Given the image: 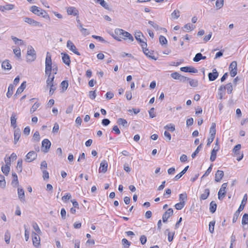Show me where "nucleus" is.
<instances>
[{"instance_id": "nucleus-1", "label": "nucleus", "mask_w": 248, "mask_h": 248, "mask_svg": "<svg viewBox=\"0 0 248 248\" xmlns=\"http://www.w3.org/2000/svg\"><path fill=\"white\" fill-rule=\"evenodd\" d=\"M112 36L118 41H121L122 38L124 40L128 38L130 42L134 41V38L130 33L120 29H116L114 31V34H112Z\"/></svg>"}, {"instance_id": "nucleus-2", "label": "nucleus", "mask_w": 248, "mask_h": 248, "mask_svg": "<svg viewBox=\"0 0 248 248\" xmlns=\"http://www.w3.org/2000/svg\"><path fill=\"white\" fill-rule=\"evenodd\" d=\"M30 11L38 16H42L44 18L49 20H50V17L47 12L36 6H32L31 7Z\"/></svg>"}, {"instance_id": "nucleus-3", "label": "nucleus", "mask_w": 248, "mask_h": 248, "mask_svg": "<svg viewBox=\"0 0 248 248\" xmlns=\"http://www.w3.org/2000/svg\"><path fill=\"white\" fill-rule=\"evenodd\" d=\"M36 53L34 48L31 46H29L26 56L27 61L32 62L36 59Z\"/></svg>"}, {"instance_id": "nucleus-4", "label": "nucleus", "mask_w": 248, "mask_h": 248, "mask_svg": "<svg viewBox=\"0 0 248 248\" xmlns=\"http://www.w3.org/2000/svg\"><path fill=\"white\" fill-rule=\"evenodd\" d=\"M52 71V60L50 54L47 52L45 61V73L46 74Z\"/></svg>"}, {"instance_id": "nucleus-5", "label": "nucleus", "mask_w": 248, "mask_h": 248, "mask_svg": "<svg viewBox=\"0 0 248 248\" xmlns=\"http://www.w3.org/2000/svg\"><path fill=\"white\" fill-rule=\"evenodd\" d=\"M141 37H143V35L141 32L138 31L135 32V37L136 39L140 43L142 48H144L147 47V45L145 42H144L143 40L141 39Z\"/></svg>"}, {"instance_id": "nucleus-6", "label": "nucleus", "mask_w": 248, "mask_h": 248, "mask_svg": "<svg viewBox=\"0 0 248 248\" xmlns=\"http://www.w3.org/2000/svg\"><path fill=\"white\" fill-rule=\"evenodd\" d=\"M227 186V183H224L222 185L221 187L218 192V198L219 200H222L225 196L226 193L225 190Z\"/></svg>"}, {"instance_id": "nucleus-7", "label": "nucleus", "mask_w": 248, "mask_h": 248, "mask_svg": "<svg viewBox=\"0 0 248 248\" xmlns=\"http://www.w3.org/2000/svg\"><path fill=\"white\" fill-rule=\"evenodd\" d=\"M51 146V142L48 139H45L42 142V150L45 153L48 152Z\"/></svg>"}, {"instance_id": "nucleus-8", "label": "nucleus", "mask_w": 248, "mask_h": 248, "mask_svg": "<svg viewBox=\"0 0 248 248\" xmlns=\"http://www.w3.org/2000/svg\"><path fill=\"white\" fill-rule=\"evenodd\" d=\"M37 156V155L34 151H30L26 155L25 160L27 162H31L35 160Z\"/></svg>"}, {"instance_id": "nucleus-9", "label": "nucleus", "mask_w": 248, "mask_h": 248, "mask_svg": "<svg viewBox=\"0 0 248 248\" xmlns=\"http://www.w3.org/2000/svg\"><path fill=\"white\" fill-rule=\"evenodd\" d=\"M66 46L70 51H72L75 54L78 56L80 55V53L77 50L76 46L71 41L68 40L67 42Z\"/></svg>"}, {"instance_id": "nucleus-10", "label": "nucleus", "mask_w": 248, "mask_h": 248, "mask_svg": "<svg viewBox=\"0 0 248 248\" xmlns=\"http://www.w3.org/2000/svg\"><path fill=\"white\" fill-rule=\"evenodd\" d=\"M24 21L26 23H27L30 25H33L34 26H38V27H41L42 26V24L39 22L35 21L34 19H33L31 18H30V17H26L24 18Z\"/></svg>"}, {"instance_id": "nucleus-11", "label": "nucleus", "mask_w": 248, "mask_h": 248, "mask_svg": "<svg viewBox=\"0 0 248 248\" xmlns=\"http://www.w3.org/2000/svg\"><path fill=\"white\" fill-rule=\"evenodd\" d=\"M32 237L33 246L35 247H38L40 244V237L36 233L33 232L32 233Z\"/></svg>"}, {"instance_id": "nucleus-12", "label": "nucleus", "mask_w": 248, "mask_h": 248, "mask_svg": "<svg viewBox=\"0 0 248 248\" xmlns=\"http://www.w3.org/2000/svg\"><path fill=\"white\" fill-rule=\"evenodd\" d=\"M173 211L172 208L168 209L163 215L162 220L163 222H166L168 218L173 215Z\"/></svg>"}, {"instance_id": "nucleus-13", "label": "nucleus", "mask_w": 248, "mask_h": 248, "mask_svg": "<svg viewBox=\"0 0 248 248\" xmlns=\"http://www.w3.org/2000/svg\"><path fill=\"white\" fill-rule=\"evenodd\" d=\"M66 12L68 15H73L75 16L78 15V11L75 7H68L66 8Z\"/></svg>"}, {"instance_id": "nucleus-14", "label": "nucleus", "mask_w": 248, "mask_h": 248, "mask_svg": "<svg viewBox=\"0 0 248 248\" xmlns=\"http://www.w3.org/2000/svg\"><path fill=\"white\" fill-rule=\"evenodd\" d=\"M108 167V162L107 161L104 160L100 163V166L99 168V172L105 173L107 171Z\"/></svg>"}, {"instance_id": "nucleus-15", "label": "nucleus", "mask_w": 248, "mask_h": 248, "mask_svg": "<svg viewBox=\"0 0 248 248\" xmlns=\"http://www.w3.org/2000/svg\"><path fill=\"white\" fill-rule=\"evenodd\" d=\"M218 76V73L217 72L216 69H214L212 70V73H209L208 74V78L209 81H213L215 80Z\"/></svg>"}, {"instance_id": "nucleus-16", "label": "nucleus", "mask_w": 248, "mask_h": 248, "mask_svg": "<svg viewBox=\"0 0 248 248\" xmlns=\"http://www.w3.org/2000/svg\"><path fill=\"white\" fill-rule=\"evenodd\" d=\"M181 70L184 72H189L196 73L198 72L197 69L191 66L183 67L180 68Z\"/></svg>"}, {"instance_id": "nucleus-17", "label": "nucleus", "mask_w": 248, "mask_h": 248, "mask_svg": "<svg viewBox=\"0 0 248 248\" xmlns=\"http://www.w3.org/2000/svg\"><path fill=\"white\" fill-rule=\"evenodd\" d=\"M48 77L46 81V87H48L49 85L54 84V75H51V72L47 73Z\"/></svg>"}, {"instance_id": "nucleus-18", "label": "nucleus", "mask_w": 248, "mask_h": 248, "mask_svg": "<svg viewBox=\"0 0 248 248\" xmlns=\"http://www.w3.org/2000/svg\"><path fill=\"white\" fill-rule=\"evenodd\" d=\"M62 60L63 62L67 65H69L71 63V61L69 56L66 53H62Z\"/></svg>"}, {"instance_id": "nucleus-19", "label": "nucleus", "mask_w": 248, "mask_h": 248, "mask_svg": "<svg viewBox=\"0 0 248 248\" xmlns=\"http://www.w3.org/2000/svg\"><path fill=\"white\" fill-rule=\"evenodd\" d=\"M224 176V172L222 170H217L215 174V181L217 182L220 181Z\"/></svg>"}, {"instance_id": "nucleus-20", "label": "nucleus", "mask_w": 248, "mask_h": 248, "mask_svg": "<svg viewBox=\"0 0 248 248\" xmlns=\"http://www.w3.org/2000/svg\"><path fill=\"white\" fill-rule=\"evenodd\" d=\"M216 134V124L213 123L209 131V137L215 138Z\"/></svg>"}, {"instance_id": "nucleus-21", "label": "nucleus", "mask_w": 248, "mask_h": 248, "mask_svg": "<svg viewBox=\"0 0 248 248\" xmlns=\"http://www.w3.org/2000/svg\"><path fill=\"white\" fill-rule=\"evenodd\" d=\"M21 135V132L19 128H16L14 131V143L16 144L18 141Z\"/></svg>"}, {"instance_id": "nucleus-22", "label": "nucleus", "mask_w": 248, "mask_h": 248, "mask_svg": "<svg viewBox=\"0 0 248 248\" xmlns=\"http://www.w3.org/2000/svg\"><path fill=\"white\" fill-rule=\"evenodd\" d=\"M142 50L144 53L149 58L154 60H156V58L153 55V53L152 52L149 51L148 49L147 48V47L142 48Z\"/></svg>"}, {"instance_id": "nucleus-23", "label": "nucleus", "mask_w": 248, "mask_h": 248, "mask_svg": "<svg viewBox=\"0 0 248 248\" xmlns=\"http://www.w3.org/2000/svg\"><path fill=\"white\" fill-rule=\"evenodd\" d=\"M26 82L24 81L23 82L21 85L17 89L16 94L14 95V97H15L17 95L21 93L26 88Z\"/></svg>"}, {"instance_id": "nucleus-24", "label": "nucleus", "mask_w": 248, "mask_h": 248, "mask_svg": "<svg viewBox=\"0 0 248 248\" xmlns=\"http://www.w3.org/2000/svg\"><path fill=\"white\" fill-rule=\"evenodd\" d=\"M18 191V196L19 199L21 200V202H25V193L24 190L23 188H18L17 189Z\"/></svg>"}, {"instance_id": "nucleus-25", "label": "nucleus", "mask_w": 248, "mask_h": 248, "mask_svg": "<svg viewBox=\"0 0 248 248\" xmlns=\"http://www.w3.org/2000/svg\"><path fill=\"white\" fill-rule=\"evenodd\" d=\"M1 67L4 70H10L12 68V66L8 60H5L2 63Z\"/></svg>"}, {"instance_id": "nucleus-26", "label": "nucleus", "mask_w": 248, "mask_h": 248, "mask_svg": "<svg viewBox=\"0 0 248 248\" xmlns=\"http://www.w3.org/2000/svg\"><path fill=\"white\" fill-rule=\"evenodd\" d=\"M247 201V194H246L244 197H243V199L241 202V204L239 206V207L238 208V212H241L242 211L244 208V207L246 205V202Z\"/></svg>"}, {"instance_id": "nucleus-27", "label": "nucleus", "mask_w": 248, "mask_h": 248, "mask_svg": "<svg viewBox=\"0 0 248 248\" xmlns=\"http://www.w3.org/2000/svg\"><path fill=\"white\" fill-rule=\"evenodd\" d=\"M14 5L8 4L4 6H0V10L4 11V10H11L14 8Z\"/></svg>"}, {"instance_id": "nucleus-28", "label": "nucleus", "mask_w": 248, "mask_h": 248, "mask_svg": "<svg viewBox=\"0 0 248 248\" xmlns=\"http://www.w3.org/2000/svg\"><path fill=\"white\" fill-rule=\"evenodd\" d=\"M117 123L119 125H122L124 127H127L128 126L127 121L123 118H119Z\"/></svg>"}, {"instance_id": "nucleus-29", "label": "nucleus", "mask_w": 248, "mask_h": 248, "mask_svg": "<svg viewBox=\"0 0 248 248\" xmlns=\"http://www.w3.org/2000/svg\"><path fill=\"white\" fill-rule=\"evenodd\" d=\"M16 115L15 113H13L11 117V126L14 128L16 127Z\"/></svg>"}, {"instance_id": "nucleus-30", "label": "nucleus", "mask_w": 248, "mask_h": 248, "mask_svg": "<svg viewBox=\"0 0 248 248\" xmlns=\"http://www.w3.org/2000/svg\"><path fill=\"white\" fill-rule=\"evenodd\" d=\"M210 194V190L209 188L204 189L203 193L200 196V200H206L209 196Z\"/></svg>"}, {"instance_id": "nucleus-31", "label": "nucleus", "mask_w": 248, "mask_h": 248, "mask_svg": "<svg viewBox=\"0 0 248 248\" xmlns=\"http://www.w3.org/2000/svg\"><path fill=\"white\" fill-rule=\"evenodd\" d=\"M188 168H189L188 166L186 167L184 169V170L180 173H179L178 174L176 175L174 177V180L175 181H177L178 179H179L186 172V171L187 170Z\"/></svg>"}, {"instance_id": "nucleus-32", "label": "nucleus", "mask_w": 248, "mask_h": 248, "mask_svg": "<svg viewBox=\"0 0 248 248\" xmlns=\"http://www.w3.org/2000/svg\"><path fill=\"white\" fill-rule=\"evenodd\" d=\"M223 88H224V85H221L218 88V92L217 93V98L221 100L223 99V96L225 94V93L223 92Z\"/></svg>"}, {"instance_id": "nucleus-33", "label": "nucleus", "mask_w": 248, "mask_h": 248, "mask_svg": "<svg viewBox=\"0 0 248 248\" xmlns=\"http://www.w3.org/2000/svg\"><path fill=\"white\" fill-rule=\"evenodd\" d=\"M217 205L215 202L212 201L210 203V211L212 213H214L215 212L217 209Z\"/></svg>"}, {"instance_id": "nucleus-34", "label": "nucleus", "mask_w": 248, "mask_h": 248, "mask_svg": "<svg viewBox=\"0 0 248 248\" xmlns=\"http://www.w3.org/2000/svg\"><path fill=\"white\" fill-rule=\"evenodd\" d=\"M14 86L13 84H10L8 89V92L6 96L8 98H10L13 94Z\"/></svg>"}, {"instance_id": "nucleus-35", "label": "nucleus", "mask_w": 248, "mask_h": 248, "mask_svg": "<svg viewBox=\"0 0 248 248\" xmlns=\"http://www.w3.org/2000/svg\"><path fill=\"white\" fill-rule=\"evenodd\" d=\"M223 89L224 90L226 89L228 93H231L232 91V84L231 83L227 84L225 86H224V88H223Z\"/></svg>"}, {"instance_id": "nucleus-36", "label": "nucleus", "mask_w": 248, "mask_h": 248, "mask_svg": "<svg viewBox=\"0 0 248 248\" xmlns=\"http://www.w3.org/2000/svg\"><path fill=\"white\" fill-rule=\"evenodd\" d=\"M11 38L16 44L18 45H24V42L22 40L19 39L17 37H15L14 36H12Z\"/></svg>"}, {"instance_id": "nucleus-37", "label": "nucleus", "mask_w": 248, "mask_h": 248, "mask_svg": "<svg viewBox=\"0 0 248 248\" xmlns=\"http://www.w3.org/2000/svg\"><path fill=\"white\" fill-rule=\"evenodd\" d=\"M12 176L13 180L12 182V184L13 186H17L18 184V178L17 175L15 173H12Z\"/></svg>"}, {"instance_id": "nucleus-38", "label": "nucleus", "mask_w": 248, "mask_h": 248, "mask_svg": "<svg viewBox=\"0 0 248 248\" xmlns=\"http://www.w3.org/2000/svg\"><path fill=\"white\" fill-rule=\"evenodd\" d=\"M195 28V26H193V25L191 24L190 23H187L186 24L184 27V31H186V30L191 31L194 30Z\"/></svg>"}, {"instance_id": "nucleus-39", "label": "nucleus", "mask_w": 248, "mask_h": 248, "mask_svg": "<svg viewBox=\"0 0 248 248\" xmlns=\"http://www.w3.org/2000/svg\"><path fill=\"white\" fill-rule=\"evenodd\" d=\"M188 81H189L190 85L192 87H196L198 85V81L197 79H193L189 78Z\"/></svg>"}, {"instance_id": "nucleus-40", "label": "nucleus", "mask_w": 248, "mask_h": 248, "mask_svg": "<svg viewBox=\"0 0 248 248\" xmlns=\"http://www.w3.org/2000/svg\"><path fill=\"white\" fill-rule=\"evenodd\" d=\"M10 168L9 166H2L1 167V171L5 175H8L10 171Z\"/></svg>"}, {"instance_id": "nucleus-41", "label": "nucleus", "mask_w": 248, "mask_h": 248, "mask_svg": "<svg viewBox=\"0 0 248 248\" xmlns=\"http://www.w3.org/2000/svg\"><path fill=\"white\" fill-rule=\"evenodd\" d=\"M171 17L174 19L178 18L180 16V11L175 10L171 14Z\"/></svg>"}, {"instance_id": "nucleus-42", "label": "nucleus", "mask_w": 248, "mask_h": 248, "mask_svg": "<svg viewBox=\"0 0 248 248\" xmlns=\"http://www.w3.org/2000/svg\"><path fill=\"white\" fill-rule=\"evenodd\" d=\"M180 202H184L185 204V201L187 199V195L186 193L180 194L179 196Z\"/></svg>"}, {"instance_id": "nucleus-43", "label": "nucleus", "mask_w": 248, "mask_h": 248, "mask_svg": "<svg viewBox=\"0 0 248 248\" xmlns=\"http://www.w3.org/2000/svg\"><path fill=\"white\" fill-rule=\"evenodd\" d=\"M96 2L99 3L102 7L106 9H108V4L104 0H94Z\"/></svg>"}, {"instance_id": "nucleus-44", "label": "nucleus", "mask_w": 248, "mask_h": 248, "mask_svg": "<svg viewBox=\"0 0 248 248\" xmlns=\"http://www.w3.org/2000/svg\"><path fill=\"white\" fill-rule=\"evenodd\" d=\"M202 148V144H201L198 146V147L197 148V149L195 151V152L194 153H193V154L191 155V157L193 158H194L196 157V156L197 155V154L199 153L200 151H201Z\"/></svg>"}, {"instance_id": "nucleus-45", "label": "nucleus", "mask_w": 248, "mask_h": 248, "mask_svg": "<svg viewBox=\"0 0 248 248\" xmlns=\"http://www.w3.org/2000/svg\"><path fill=\"white\" fill-rule=\"evenodd\" d=\"M32 139L34 141L38 142L40 140V136L38 131H36L32 137Z\"/></svg>"}, {"instance_id": "nucleus-46", "label": "nucleus", "mask_w": 248, "mask_h": 248, "mask_svg": "<svg viewBox=\"0 0 248 248\" xmlns=\"http://www.w3.org/2000/svg\"><path fill=\"white\" fill-rule=\"evenodd\" d=\"M224 0H217L216 2V7L217 9H220L223 6Z\"/></svg>"}, {"instance_id": "nucleus-47", "label": "nucleus", "mask_w": 248, "mask_h": 248, "mask_svg": "<svg viewBox=\"0 0 248 248\" xmlns=\"http://www.w3.org/2000/svg\"><path fill=\"white\" fill-rule=\"evenodd\" d=\"M217 152L215 150H212L211 151V156H210V160L212 162H214L217 157Z\"/></svg>"}, {"instance_id": "nucleus-48", "label": "nucleus", "mask_w": 248, "mask_h": 248, "mask_svg": "<svg viewBox=\"0 0 248 248\" xmlns=\"http://www.w3.org/2000/svg\"><path fill=\"white\" fill-rule=\"evenodd\" d=\"M164 128L166 129V130H170L171 132H173L175 130L174 125L172 124L166 125V126H164Z\"/></svg>"}, {"instance_id": "nucleus-49", "label": "nucleus", "mask_w": 248, "mask_h": 248, "mask_svg": "<svg viewBox=\"0 0 248 248\" xmlns=\"http://www.w3.org/2000/svg\"><path fill=\"white\" fill-rule=\"evenodd\" d=\"M40 106V104L39 103L36 102L35 103L31 108L30 109V112L31 113H33Z\"/></svg>"}, {"instance_id": "nucleus-50", "label": "nucleus", "mask_w": 248, "mask_h": 248, "mask_svg": "<svg viewBox=\"0 0 248 248\" xmlns=\"http://www.w3.org/2000/svg\"><path fill=\"white\" fill-rule=\"evenodd\" d=\"M122 243L124 248H128L130 245V242H129L126 239L124 238L122 240Z\"/></svg>"}, {"instance_id": "nucleus-51", "label": "nucleus", "mask_w": 248, "mask_h": 248, "mask_svg": "<svg viewBox=\"0 0 248 248\" xmlns=\"http://www.w3.org/2000/svg\"><path fill=\"white\" fill-rule=\"evenodd\" d=\"M10 238H11V234L10 232L8 231H6V232L5 233L4 235V239L5 241L7 244H9L10 243Z\"/></svg>"}, {"instance_id": "nucleus-52", "label": "nucleus", "mask_w": 248, "mask_h": 248, "mask_svg": "<svg viewBox=\"0 0 248 248\" xmlns=\"http://www.w3.org/2000/svg\"><path fill=\"white\" fill-rule=\"evenodd\" d=\"M215 221H212L210 222L209 225V232L213 233L214 232V226H215Z\"/></svg>"}, {"instance_id": "nucleus-53", "label": "nucleus", "mask_w": 248, "mask_h": 248, "mask_svg": "<svg viewBox=\"0 0 248 248\" xmlns=\"http://www.w3.org/2000/svg\"><path fill=\"white\" fill-rule=\"evenodd\" d=\"M16 169L20 172L22 171V159H19L17 161Z\"/></svg>"}, {"instance_id": "nucleus-54", "label": "nucleus", "mask_w": 248, "mask_h": 248, "mask_svg": "<svg viewBox=\"0 0 248 248\" xmlns=\"http://www.w3.org/2000/svg\"><path fill=\"white\" fill-rule=\"evenodd\" d=\"M242 224L243 225H245L248 224V214H245L242 217Z\"/></svg>"}, {"instance_id": "nucleus-55", "label": "nucleus", "mask_w": 248, "mask_h": 248, "mask_svg": "<svg viewBox=\"0 0 248 248\" xmlns=\"http://www.w3.org/2000/svg\"><path fill=\"white\" fill-rule=\"evenodd\" d=\"M32 227L38 234H40L41 233V231L36 222L32 223Z\"/></svg>"}, {"instance_id": "nucleus-56", "label": "nucleus", "mask_w": 248, "mask_h": 248, "mask_svg": "<svg viewBox=\"0 0 248 248\" xmlns=\"http://www.w3.org/2000/svg\"><path fill=\"white\" fill-rule=\"evenodd\" d=\"M0 186L2 188L5 186L4 177L1 174H0Z\"/></svg>"}, {"instance_id": "nucleus-57", "label": "nucleus", "mask_w": 248, "mask_h": 248, "mask_svg": "<svg viewBox=\"0 0 248 248\" xmlns=\"http://www.w3.org/2000/svg\"><path fill=\"white\" fill-rule=\"evenodd\" d=\"M202 54L201 53H198L196 54L195 56L193 58V61L195 62H199L202 60Z\"/></svg>"}, {"instance_id": "nucleus-58", "label": "nucleus", "mask_w": 248, "mask_h": 248, "mask_svg": "<svg viewBox=\"0 0 248 248\" xmlns=\"http://www.w3.org/2000/svg\"><path fill=\"white\" fill-rule=\"evenodd\" d=\"M48 87L50 88L49 93V95H52L56 90V87L54 84L49 85Z\"/></svg>"}, {"instance_id": "nucleus-59", "label": "nucleus", "mask_w": 248, "mask_h": 248, "mask_svg": "<svg viewBox=\"0 0 248 248\" xmlns=\"http://www.w3.org/2000/svg\"><path fill=\"white\" fill-rule=\"evenodd\" d=\"M159 42L161 45H166L167 44V40L166 38L162 35H160L159 37Z\"/></svg>"}, {"instance_id": "nucleus-60", "label": "nucleus", "mask_w": 248, "mask_h": 248, "mask_svg": "<svg viewBox=\"0 0 248 248\" xmlns=\"http://www.w3.org/2000/svg\"><path fill=\"white\" fill-rule=\"evenodd\" d=\"M61 86L63 90H66L68 86V81L66 80L62 81Z\"/></svg>"}, {"instance_id": "nucleus-61", "label": "nucleus", "mask_w": 248, "mask_h": 248, "mask_svg": "<svg viewBox=\"0 0 248 248\" xmlns=\"http://www.w3.org/2000/svg\"><path fill=\"white\" fill-rule=\"evenodd\" d=\"M184 202H180L175 205V207L177 210H181L185 206Z\"/></svg>"}, {"instance_id": "nucleus-62", "label": "nucleus", "mask_w": 248, "mask_h": 248, "mask_svg": "<svg viewBox=\"0 0 248 248\" xmlns=\"http://www.w3.org/2000/svg\"><path fill=\"white\" fill-rule=\"evenodd\" d=\"M71 197L70 193H67L64 196L62 197V200L64 202H66Z\"/></svg>"}, {"instance_id": "nucleus-63", "label": "nucleus", "mask_w": 248, "mask_h": 248, "mask_svg": "<svg viewBox=\"0 0 248 248\" xmlns=\"http://www.w3.org/2000/svg\"><path fill=\"white\" fill-rule=\"evenodd\" d=\"M170 76L173 78L178 80L179 78H180L181 75L178 72H174L171 73Z\"/></svg>"}, {"instance_id": "nucleus-64", "label": "nucleus", "mask_w": 248, "mask_h": 248, "mask_svg": "<svg viewBox=\"0 0 248 248\" xmlns=\"http://www.w3.org/2000/svg\"><path fill=\"white\" fill-rule=\"evenodd\" d=\"M164 136L165 137L167 141L169 142L170 141L171 137V135L169 132L165 131L164 132Z\"/></svg>"}]
</instances>
